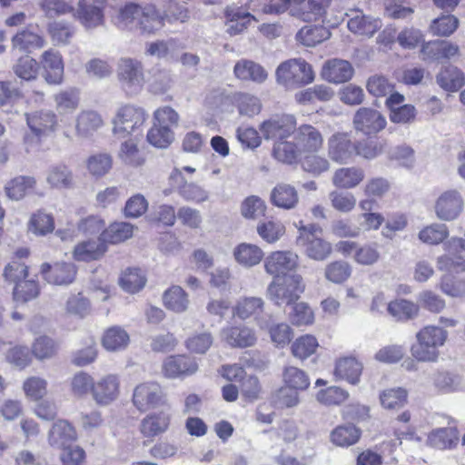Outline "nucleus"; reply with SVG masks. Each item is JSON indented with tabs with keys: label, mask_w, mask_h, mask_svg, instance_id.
<instances>
[{
	"label": "nucleus",
	"mask_w": 465,
	"mask_h": 465,
	"mask_svg": "<svg viewBox=\"0 0 465 465\" xmlns=\"http://www.w3.org/2000/svg\"><path fill=\"white\" fill-rule=\"evenodd\" d=\"M415 337L416 342L411 347V356L419 362H437L440 358L439 348L445 344L448 331L436 325H426Z\"/></svg>",
	"instance_id": "1"
},
{
	"label": "nucleus",
	"mask_w": 465,
	"mask_h": 465,
	"mask_svg": "<svg viewBox=\"0 0 465 465\" xmlns=\"http://www.w3.org/2000/svg\"><path fill=\"white\" fill-rule=\"evenodd\" d=\"M295 227L298 230L296 244L304 250L309 258L323 261L331 255L332 246L322 237V230L319 225L314 223L304 225L301 221L295 223Z\"/></svg>",
	"instance_id": "2"
},
{
	"label": "nucleus",
	"mask_w": 465,
	"mask_h": 465,
	"mask_svg": "<svg viewBox=\"0 0 465 465\" xmlns=\"http://www.w3.org/2000/svg\"><path fill=\"white\" fill-rule=\"evenodd\" d=\"M276 82L287 89H294L311 84L314 73L304 59L294 58L281 63L275 71Z\"/></svg>",
	"instance_id": "3"
},
{
	"label": "nucleus",
	"mask_w": 465,
	"mask_h": 465,
	"mask_svg": "<svg viewBox=\"0 0 465 465\" xmlns=\"http://www.w3.org/2000/svg\"><path fill=\"white\" fill-rule=\"evenodd\" d=\"M305 285L299 274L273 279L267 287V297L278 306L292 305L304 292Z\"/></svg>",
	"instance_id": "4"
},
{
	"label": "nucleus",
	"mask_w": 465,
	"mask_h": 465,
	"mask_svg": "<svg viewBox=\"0 0 465 465\" xmlns=\"http://www.w3.org/2000/svg\"><path fill=\"white\" fill-rule=\"evenodd\" d=\"M147 118L141 107L126 104L120 107L112 120L113 134L119 139L126 138L143 125Z\"/></svg>",
	"instance_id": "5"
},
{
	"label": "nucleus",
	"mask_w": 465,
	"mask_h": 465,
	"mask_svg": "<svg viewBox=\"0 0 465 465\" xmlns=\"http://www.w3.org/2000/svg\"><path fill=\"white\" fill-rule=\"evenodd\" d=\"M117 78L123 89L130 94L139 93L145 83L143 64L133 58H122L117 64Z\"/></svg>",
	"instance_id": "6"
},
{
	"label": "nucleus",
	"mask_w": 465,
	"mask_h": 465,
	"mask_svg": "<svg viewBox=\"0 0 465 465\" xmlns=\"http://www.w3.org/2000/svg\"><path fill=\"white\" fill-rule=\"evenodd\" d=\"M167 394L156 381H145L134 389L132 402L141 412L167 404Z\"/></svg>",
	"instance_id": "7"
},
{
	"label": "nucleus",
	"mask_w": 465,
	"mask_h": 465,
	"mask_svg": "<svg viewBox=\"0 0 465 465\" xmlns=\"http://www.w3.org/2000/svg\"><path fill=\"white\" fill-rule=\"evenodd\" d=\"M445 253L437 259L440 271L448 272H465V238L451 237L443 243Z\"/></svg>",
	"instance_id": "8"
},
{
	"label": "nucleus",
	"mask_w": 465,
	"mask_h": 465,
	"mask_svg": "<svg viewBox=\"0 0 465 465\" xmlns=\"http://www.w3.org/2000/svg\"><path fill=\"white\" fill-rule=\"evenodd\" d=\"M464 210V199L455 189L441 193L435 201L434 212L437 218L444 222L457 220Z\"/></svg>",
	"instance_id": "9"
},
{
	"label": "nucleus",
	"mask_w": 465,
	"mask_h": 465,
	"mask_svg": "<svg viewBox=\"0 0 465 465\" xmlns=\"http://www.w3.org/2000/svg\"><path fill=\"white\" fill-rule=\"evenodd\" d=\"M120 393L121 381L116 374H105L94 381L92 399L100 407H107L116 401Z\"/></svg>",
	"instance_id": "10"
},
{
	"label": "nucleus",
	"mask_w": 465,
	"mask_h": 465,
	"mask_svg": "<svg viewBox=\"0 0 465 465\" xmlns=\"http://www.w3.org/2000/svg\"><path fill=\"white\" fill-rule=\"evenodd\" d=\"M265 308V302L257 296H242L232 306V315L242 321L253 318L257 326L263 330L267 327V320L262 316Z\"/></svg>",
	"instance_id": "11"
},
{
	"label": "nucleus",
	"mask_w": 465,
	"mask_h": 465,
	"mask_svg": "<svg viewBox=\"0 0 465 465\" xmlns=\"http://www.w3.org/2000/svg\"><path fill=\"white\" fill-rule=\"evenodd\" d=\"M386 124V118L381 113L371 107L359 108L352 118L354 130L367 136L377 134Z\"/></svg>",
	"instance_id": "12"
},
{
	"label": "nucleus",
	"mask_w": 465,
	"mask_h": 465,
	"mask_svg": "<svg viewBox=\"0 0 465 465\" xmlns=\"http://www.w3.org/2000/svg\"><path fill=\"white\" fill-rule=\"evenodd\" d=\"M298 255L291 251L272 252L264 260V270L273 279L292 275L290 272L298 267Z\"/></svg>",
	"instance_id": "13"
},
{
	"label": "nucleus",
	"mask_w": 465,
	"mask_h": 465,
	"mask_svg": "<svg viewBox=\"0 0 465 465\" xmlns=\"http://www.w3.org/2000/svg\"><path fill=\"white\" fill-rule=\"evenodd\" d=\"M296 120L290 114L272 117L260 125V131L265 140L282 142L294 133Z\"/></svg>",
	"instance_id": "14"
},
{
	"label": "nucleus",
	"mask_w": 465,
	"mask_h": 465,
	"mask_svg": "<svg viewBox=\"0 0 465 465\" xmlns=\"http://www.w3.org/2000/svg\"><path fill=\"white\" fill-rule=\"evenodd\" d=\"M104 0H79L73 17L87 30L96 28L104 21Z\"/></svg>",
	"instance_id": "15"
},
{
	"label": "nucleus",
	"mask_w": 465,
	"mask_h": 465,
	"mask_svg": "<svg viewBox=\"0 0 465 465\" xmlns=\"http://www.w3.org/2000/svg\"><path fill=\"white\" fill-rule=\"evenodd\" d=\"M219 337L231 348L244 349L253 346L257 341L254 329L243 323L223 327Z\"/></svg>",
	"instance_id": "16"
},
{
	"label": "nucleus",
	"mask_w": 465,
	"mask_h": 465,
	"mask_svg": "<svg viewBox=\"0 0 465 465\" xmlns=\"http://www.w3.org/2000/svg\"><path fill=\"white\" fill-rule=\"evenodd\" d=\"M197 371L196 360L184 354L168 356L162 364V373L167 379H183Z\"/></svg>",
	"instance_id": "17"
},
{
	"label": "nucleus",
	"mask_w": 465,
	"mask_h": 465,
	"mask_svg": "<svg viewBox=\"0 0 465 465\" xmlns=\"http://www.w3.org/2000/svg\"><path fill=\"white\" fill-rule=\"evenodd\" d=\"M327 151L330 159L344 164L355 156L356 145L347 133H335L327 141Z\"/></svg>",
	"instance_id": "18"
},
{
	"label": "nucleus",
	"mask_w": 465,
	"mask_h": 465,
	"mask_svg": "<svg viewBox=\"0 0 465 465\" xmlns=\"http://www.w3.org/2000/svg\"><path fill=\"white\" fill-rule=\"evenodd\" d=\"M459 55V45L445 40L429 41L420 48V58L425 62L450 60Z\"/></svg>",
	"instance_id": "19"
},
{
	"label": "nucleus",
	"mask_w": 465,
	"mask_h": 465,
	"mask_svg": "<svg viewBox=\"0 0 465 465\" xmlns=\"http://www.w3.org/2000/svg\"><path fill=\"white\" fill-rule=\"evenodd\" d=\"M41 273L44 279L50 284L68 285L71 284L76 276V266L72 262H55L50 264L43 263Z\"/></svg>",
	"instance_id": "20"
},
{
	"label": "nucleus",
	"mask_w": 465,
	"mask_h": 465,
	"mask_svg": "<svg viewBox=\"0 0 465 465\" xmlns=\"http://www.w3.org/2000/svg\"><path fill=\"white\" fill-rule=\"evenodd\" d=\"M293 134V140L302 153H316L323 146L322 134L312 124H302L295 128Z\"/></svg>",
	"instance_id": "21"
},
{
	"label": "nucleus",
	"mask_w": 465,
	"mask_h": 465,
	"mask_svg": "<svg viewBox=\"0 0 465 465\" xmlns=\"http://www.w3.org/2000/svg\"><path fill=\"white\" fill-rule=\"evenodd\" d=\"M353 74L354 68L351 64L338 58L327 60L321 71V76L323 80L335 84L350 81Z\"/></svg>",
	"instance_id": "22"
},
{
	"label": "nucleus",
	"mask_w": 465,
	"mask_h": 465,
	"mask_svg": "<svg viewBox=\"0 0 465 465\" xmlns=\"http://www.w3.org/2000/svg\"><path fill=\"white\" fill-rule=\"evenodd\" d=\"M26 124L32 133L38 136H47L56 130V114L50 110L35 111L25 114Z\"/></svg>",
	"instance_id": "23"
},
{
	"label": "nucleus",
	"mask_w": 465,
	"mask_h": 465,
	"mask_svg": "<svg viewBox=\"0 0 465 465\" xmlns=\"http://www.w3.org/2000/svg\"><path fill=\"white\" fill-rule=\"evenodd\" d=\"M43 68V75L50 84H60L64 80V61L58 51L49 49L45 51L40 57Z\"/></svg>",
	"instance_id": "24"
},
{
	"label": "nucleus",
	"mask_w": 465,
	"mask_h": 465,
	"mask_svg": "<svg viewBox=\"0 0 465 465\" xmlns=\"http://www.w3.org/2000/svg\"><path fill=\"white\" fill-rule=\"evenodd\" d=\"M77 439L74 427L65 420H58L53 423L47 434L49 445L55 449L65 448Z\"/></svg>",
	"instance_id": "25"
},
{
	"label": "nucleus",
	"mask_w": 465,
	"mask_h": 465,
	"mask_svg": "<svg viewBox=\"0 0 465 465\" xmlns=\"http://www.w3.org/2000/svg\"><path fill=\"white\" fill-rule=\"evenodd\" d=\"M270 202L280 209L292 210L299 203V194L294 186L280 183L271 191Z\"/></svg>",
	"instance_id": "26"
},
{
	"label": "nucleus",
	"mask_w": 465,
	"mask_h": 465,
	"mask_svg": "<svg viewBox=\"0 0 465 465\" xmlns=\"http://www.w3.org/2000/svg\"><path fill=\"white\" fill-rule=\"evenodd\" d=\"M233 74L237 79L256 84H263L269 75L262 65L248 59L239 60L233 67Z\"/></svg>",
	"instance_id": "27"
},
{
	"label": "nucleus",
	"mask_w": 465,
	"mask_h": 465,
	"mask_svg": "<svg viewBox=\"0 0 465 465\" xmlns=\"http://www.w3.org/2000/svg\"><path fill=\"white\" fill-rule=\"evenodd\" d=\"M460 441L459 431L455 427L432 430L427 437L426 444L431 448L444 450H452Z\"/></svg>",
	"instance_id": "28"
},
{
	"label": "nucleus",
	"mask_w": 465,
	"mask_h": 465,
	"mask_svg": "<svg viewBox=\"0 0 465 465\" xmlns=\"http://www.w3.org/2000/svg\"><path fill=\"white\" fill-rule=\"evenodd\" d=\"M12 48L25 53H32L34 50L43 48L46 41L43 35L29 28L18 31L12 37Z\"/></svg>",
	"instance_id": "29"
},
{
	"label": "nucleus",
	"mask_w": 465,
	"mask_h": 465,
	"mask_svg": "<svg viewBox=\"0 0 465 465\" xmlns=\"http://www.w3.org/2000/svg\"><path fill=\"white\" fill-rule=\"evenodd\" d=\"M106 244L101 237L95 240L83 241L76 244L73 257L78 262H92L100 259L106 252Z\"/></svg>",
	"instance_id": "30"
},
{
	"label": "nucleus",
	"mask_w": 465,
	"mask_h": 465,
	"mask_svg": "<svg viewBox=\"0 0 465 465\" xmlns=\"http://www.w3.org/2000/svg\"><path fill=\"white\" fill-rule=\"evenodd\" d=\"M103 125V118L97 112L93 110H84L79 113L76 117L75 134L80 138H88Z\"/></svg>",
	"instance_id": "31"
},
{
	"label": "nucleus",
	"mask_w": 465,
	"mask_h": 465,
	"mask_svg": "<svg viewBox=\"0 0 465 465\" xmlns=\"http://www.w3.org/2000/svg\"><path fill=\"white\" fill-rule=\"evenodd\" d=\"M330 5L331 0H308L306 4L299 7H292L290 14L304 22H313L325 15Z\"/></svg>",
	"instance_id": "32"
},
{
	"label": "nucleus",
	"mask_w": 465,
	"mask_h": 465,
	"mask_svg": "<svg viewBox=\"0 0 465 465\" xmlns=\"http://www.w3.org/2000/svg\"><path fill=\"white\" fill-rule=\"evenodd\" d=\"M361 437V430L351 423L338 425L330 433L331 442L341 448L355 445Z\"/></svg>",
	"instance_id": "33"
},
{
	"label": "nucleus",
	"mask_w": 465,
	"mask_h": 465,
	"mask_svg": "<svg viewBox=\"0 0 465 465\" xmlns=\"http://www.w3.org/2000/svg\"><path fill=\"white\" fill-rule=\"evenodd\" d=\"M362 369V363L356 358L344 357L336 362L334 375L351 384H357L360 381Z\"/></svg>",
	"instance_id": "34"
},
{
	"label": "nucleus",
	"mask_w": 465,
	"mask_h": 465,
	"mask_svg": "<svg viewBox=\"0 0 465 465\" xmlns=\"http://www.w3.org/2000/svg\"><path fill=\"white\" fill-rule=\"evenodd\" d=\"M171 422V416L163 412L145 416L140 423V432L146 438H153L165 432Z\"/></svg>",
	"instance_id": "35"
},
{
	"label": "nucleus",
	"mask_w": 465,
	"mask_h": 465,
	"mask_svg": "<svg viewBox=\"0 0 465 465\" xmlns=\"http://www.w3.org/2000/svg\"><path fill=\"white\" fill-rule=\"evenodd\" d=\"M232 254L236 262L246 268L259 264L264 256L261 247L247 242L238 244L233 249Z\"/></svg>",
	"instance_id": "36"
},
{
	"label": "nucleus",
	"mask_w": 465,
	"mask_h": 465,
	"mask_svg": "<svg viewBox=\"0 0 465 465\" xmlns=\"http://www.w3.org/2000/svg\"><path fill=\"white\" fill-rule=\"evenodd\" d=\"M436 83L446 92H457L465 84V75L453 65L443 67L436 75Z\"/></svg>",
	"instance_id": "37"
},
{
	"label": "nucleus",
	"mask_w": 465,
	"mask_h": 465,
	"mask_svg": "<svg viewBox=\"0 0 465 465\" xmlns=\"http://www.w3.org/2000/svg\"><path fill=\"white\" fill-rule=\"evenodd\" d=\"M256 232L260 238L269 244L277 242L286 232L283 223L276 218L270 217L259 221Z\"/></svg>",
	"instance_id": "38"
},
{
	"label": "nucleus",
	"mask_w": 465,
	"mask_h": 465,
	"mask_svg": "<svg viewBox=\"0 0 465 465\" xmlns=\"http://www.w3.org/2000/svg\"><path fill=\"white\" fill-rule=\"evenodd\" d=\"M364 177L365 173L361 168L341 167L334 172L331 181L338 188L352 189L359 185Z\"/></svg>",
	"instance_id": "39"
},
{
	"label": "nucleus",
	"mask_w": 465,
	"mask_h": 465,
	"mask_svg": "<svg viewBox=\"0 0 465 465\" xmlns=\"http://www.w3.org/2000/svg\"><path fill=\"white\" fill-rule=\"evenodd\" d=\"M432 385L440 392H453L458 391L462 384V377L458 373L435 370L430 375Z\"/></svg>",
	"instance_id": "40"
},
{
	"label": "nucleus",
	"mask_w": 465,
	"mask_h": 465,
	"mask_svg": "<svg viewBox=\"0 0 465 465\" xmlns=\"http://www.w3.org/2000/svg\"><path fill=\"white\" fill-rule=\"evenodd\" d=\"M351 32L360 35L371 36L381 27V22L364 15L360 11H354L347 23Z\"/></svg>",
	"instance_id": "41"
},
{
	"label": "nucleus",
	"mask_w": 465,
	"mask_h": 465,
	"mask_svg": "<svg viewBox=\"0 0 465 465\" xmlns=\"http://www.w3.org/2000/svg\"><path fill=\"white\" fill-rule=\"evenodd\" d=\"M46 182L53 188H70L74 184L73 172L63 163L53 165L47 172Z\"/></svg>",
	"instance_id": "42"
},
{
	"label": "nucleus",
	"mask_w": 465,
	"mask_h": 465,
	"mask_svg": "<svg viewBox=\"0 0 465 465\" xmlns=\"http://www.w3.org/2000/svg\"><path fill=\"white\" fill-rule=\"evenodd\" d=\"M226 15V32L231 35H236L242 33L253 16L246 12H242L238 8H228L225 12Z\"/></svg>",
	"instance_id": "43"
},
{
	"label": "nucleus",
	"mask_w": 465,
	"mask_h": 465,
	"mask_svg": "<svg viewBox=\"0 0 465 465\" xmlns=\"http://www.w3.org/2000/svg\"><path fill=\"white\" fill-rule=\"evenodd\" d=\"M180 47L179 42L173 38L157 40L146 44L145 54L157 57L158 59H173Z\"/></svg>",
	"instance_id": "44"
},
{
	"label": "nucleus",
	"mask_w": 465,
	"mask_h": 465,
	"mask_svg": "<svg viewBox=\"0 0 465 465\" xmlns=\"http://www.w3.org/2000/svg\"><path fill=\"white\" fill-rule=\"evenodd\" d=\"M58 343L47 335H40L35 339L31 346V353L40 361L54 358L58 352Z\"/></svg>",
	"instance_id": "45"
},
{
	"label": "nucleus",
	"mask_w": 465,
	"mask_h": 465,
	"mask_svg": "<svg viewBox=\"0 0 465 465\" xmlns=\"http://www.w3.org/2000/svg\"><path fill=\"white\" fill-rule=\"evenodd\" d=\"M36 181L32 176H17L8 182L5 187L9 199L19 201L35 189Z\"/></svg>",
	"instance_id": "46"
},
{
	"label": "nucleus",
	"mask_w": 465,
	"mask_h": 465,
	"mask_svg": "<svg viewBox=\"0 0 465 465\" xmlns=\"http://www.w3.org/2000/svg\"><path fill=\"white\" fill-rule=\"evenodd\" d=\"M129 341L128 333L119 326L107 329L102 339L104 348L109 351L124 350L127 347Z\"/></svg>",
	"instance_id": "47"
},
{
	"label": "nucleus",
	"mask_w": 465,
	"mask_h": 465,
	"mask_svg": "<svg viewBox=\"0 0 465 465\" xmlns=\"http://www.w3.org/2000/svg\"><path fill=\"white\" fill-rule=\"evenodd\" d=\"M113 157L107 153H97L86 160V169L90 175L101 178L110 173L113 168Z\"/></svg>",
	"instance_id": "48"
},
{
	"label": "nucleus",
	"mask_w": 465,
	"mask_h": 465,
	"mask_svg": "<svg viewBox=\"0 0 465 465\" xmlns=\"http://www.w3.org/2000/svg\"><path fill=\"white\" fill-rule=\"evenodd\" d=\"M54 100L60 114H72L79 106V92L75 88L62 90L54 94Z\"/></svg>",
	"instance_id": "49"
},
{
	"label": "nucleus",
	"mask_w": 465,
	"mask_h": 465,
	"mask_svg": "<svg viewBox=\"0 0 465 465\" xmlns=\"http://www.w3.org/2000/svg\"><path fill=\"white\" fill-rule=\"evenodd\" d=\"M134 233V226L125 222H118L110 224L101 233V239L105 243H119L130 239Z\"/></svg>",
	"instance_id": "50"
},
{
	"label": "nucleus",
	"mask_w": 465,
	"mask_h": 465,
	"mask_svg": "<svg viewBox=\"0 0 465 465\" xmlns=\"http://www.w3.org/2000/svg\"><path fill=\"white\" fill-rule=\"evenodd\" d=\"M164 25V17L162 16L154 6L147 5L143 7V14H140L136 26L147 34H153L160 30Z\"/></svg>",
	"instance_id": "51"
},
{
	"label": "nucleus",
	"mask_w": 465,
	"mask_h": 465,
	"mask_svg": "<svg viewBox=\"0 0 465 465\" xmlns=\"http://www.w3.org/2000/svg\"><path fill=\"white\" fill-rule=\"evenodd\" d=\"M302 154L301 150L298 148L296 141L288 142H275L272 149L273 157L283 163L292 164L296 163Z\"/></svg>",
	"instance_id": "52"
},
{
	"label": "nucleus",
	"mask_w": 465,
	"mask_h": 465,
	"mask_svg": "<svg viewBox=\"0 0 465 465\" xmlns=\"http://www.w3.org/2000/svg\"><path fill=\"white\" fill-rule=\"evenodd\" d=\"M163 304L174 312H183L187 310L189 300L186 292L180 286L174 285L165 291Z\"/></svg>",
	"instance_id": "53"
},
{
	"label": "nucleus",
	"mask_w": 465,
	"mask_h": 465,
	"mask_svg": "<svg viewBox=\"0 0 465 465\" xmlns=\"http://www.w3.org/2000/svg\"><path fill=\"white\" fill-rule=\"evenodd\" d=\"M119 283L125 292L135 293L144 287L146 277L140 269L128 268L122 273Z\"/></svg>",
	"instance_id": "54"
},
{
	"label": "nucleus",
	"mask_w": 465,
	"mask_h": 465,
	"mask_svg": "<svg viewBox=\"0 0 465 465\" xmlns=\"http://www.w3.org/2000/svg\"><path fill=\"white\" fill-rule=\"evenodd\" d=\"M331 33L326 27L306 25L297 33L296 38L304 45L314 46L328 39Z\"/></svg>",
	"instance_id": "55"
},
{
	"label": "nucleus",
	"mask_w": 465,
	"mask_h": 465,
	"mask_svg": "<svg viewBox=\"0 0 465 465\" xmlns=\"http://www.w3.org/2000/svg\"><path fill=\"white\" fill-rule=\"evenodd\" d=\"M47 381L39 376H31L23 382V391L25 397L33 401L43 400L47 394Z\"/></svg>",
	"instance_id": "56"
},
{
	"label": "nucleus",
	"mask_w": 465,
	"mask_h": 465,
	"mask_svg": "<svg viewBox=\"0 0 465 465\" xmlns=\"http://www.w3.org/2000/svg\"><path fill=\"white\" fill-rule=\"evenodd\" d=\"M140 14H143V7L131 3L121 7L114 19L119 27H134L137 25Z\"/></svg>",
	"instance_id": "57"
},
{
	"label": "nucleus",
	"mask_w": 465,
	"mask_h": 465,
	"mask_svg": "<svg viewBox=\"0 0 465 465\" xmlns=\"http://www.w3.org/2000/svg\"><path fill=\"white\" fill-rule=\"evenodd\" d=\"M94 381V378L87 372H76L70 381L71 393L79 399L85 398L88 393L92 395Z\"/></svg>",
	"instance_id": "58"
},
{
	"label": "nucleus",
	"mask_w": 465,
	"mask_h": 465,
	"mask_svg": "<svg viewBox=\"0 0 465 465\" xmlns=\"http://www.w3.org/2000/svg\"><path fill=\"white\" fill-rule=\"evenodd\" d=\"M408 399V391L403 388L384 390L380 394V401L383 408L395 410L403 407Z\"/></svg>",
	"instance_id": "59"
},
{
	"label": "nucleus",
	"mask_w": 465,
	"mask_h": 465,
	"mask_svg": "<svg viewBox=\"0 0 465 465\" xmlns=\"http://www.w3.org/2000/svg\"><path fill=\"white\" fill-rule=\"evenodd\" d=\"M264 329L268 331L272 342L278 348H283L289 344L293 336L292 328L285 322L270 325L267 322V327Z\"/></svg>",
	"instance_id": "60"
},
{
	"label": "nucleus",
	"mask_w": 465,
	"mask_h": 465,
	"mask_svg": "<svg viewBox=\"0 0 465 465\" xmlns=\"http://www.w3.org/2000/svg\"><path fill=\"white\" fill-rule=\"evenodd\" d=\"M174 140V133L169 127L153 124L147 134V141L157 148H167Z\"/></svg>",
	"instance_id": "61"
},
{
	"label": "nucleus",
	"mask_w": 465,
	"mask_h": 465,
	"mask_svg": "<svg viewBox=\"0 0 465 465\" xmlns=\"http://www.w3.org/2000/svg\"><path fill=\"white\" fill-rule=\"evenodd\" d=\"M449 236V230L445 224L432 223L420 231L419 239L426 243L436 245L442 242Z\"/></svg>",
	"instance_id": "62"
},
{
	"label": "nucleus",
	"mask_w": 465,
	"mask_h": 465,
	"mask_svg": "<svg viewBox=\"0 0 465 465\" xmlns=\"http://www.w3.org/2000/svg\"><path fill=\"white\" fill-rule=\"evenodd\" d=\"M39 64L35 59L29 55H23L13 65L15 74L21 79L30 81L36 78Z\"/></svg>",
	"instance_id": "63"
},
{
	"label": "nucleus",
	"mask_w": 465,
	"mask_h": 465,
	"mask_svg": "<svg viewBox=\"0 0 465 465\" xmlns=\"http://www.w3.org/2000/svg\"><path fill=\"white\" fill-rule=\"evenodd\" d=\"M318 346L317 339L314 336L305 334L293 341L292 352L294 357L304 360L313 354Z\"/></svg>",
	"instance_id": "64"
}]
</instances>
